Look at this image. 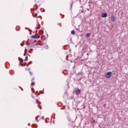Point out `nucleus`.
<instances>
[{
  "label": "nucleus",
  "mask_w": 128,
  "mask_h": 128,
  "mask_svg": "<svg viewBox=\"0 0 128 128\" xmlns=\"http://www.w3.org/2000/svg\"><path fill=\"white\" fill-rule=\"evenodd\" d=\"M111 20H112V22H115L116 21V17H114V15L112 14V16H111Z\"/></svg>",
  "instance_id": "7ed1b4c3"
},
{
  "label": "nucleus",
  "mask_w": 128,
  "mask_h": 128,
  "mask_svg": "<svg viewBox=\"0 0 128 128\" xmlns=\"http://www.w3.org/2000/svg\"><path fill=\"white\" fill-rule=\"evenodd\" d=\"M34 80V77H33L31 80L32 82V80Z\"/></svg>",
  "instance_id": "f3484780"
},
{
  "label": "nucleus",
  "mask_w": 128,
  "mask_h": 128,
  "mask_svg": "<svg viewBox=\"0 0 128 128\" xmlns=\"http://www.w3.org/2000/svg\"><path fill=\"white\" fill-rule=\"evenodd\" d=\"M20 66V64H19Z\"/></svg>",
  "instance_id": "c756f323"
},
{
  "label": "nucleus",
  "mask_w": 128,
  "mask_h": 128,
  "mask_svg": "<svg viewBox=\"0 0 128 128\" xmlns=\"http://www.w3.org/2000/svg\"><path fill=\"white\" fill-rule=\"evenodd\" d=\"M24 66H26V64L24 65Z\"/></svg>",
  "instance_id": "7c9ffc66"
},
{
  "label": "nucleus",
  "mask_w": 128,
  "mask_h": 128,
  "mask_svg": "<svg viewBox=\"0 0 128 128\" xmlns=\"http://www.w3.org/2000/svg\"><path fill=\"white\" fill-rule=\"evenodd\" d=\"M90 33H87L85 34V37L86 38H90Z\"/></svg>",
  "instance_id": "423d86ee"
},
{
  "label": "nucleus",
  "mask_w": 128,
  "mask_h": 128,
  "mask_svg": "<svg viewBox=\"0 0 128 128\" xmlns=\"http://www.w3.org/2000/svg\"><path fill=\"white\" fill-rule=\"evenodd\" d=\"M32 64V62H29V64Z\"/></svg>",
  "instance_id": "aec40b11"
},
{
  "label": "nucleus",
  "mask_w": 128,
  "mask_h": 128,
  "mask_svg": "<svg viewBox=\"0 0 128 128\" xmlns=\"http://www.w3.org/2000/svg\"><path fill=\"white\" fill-rule=\"evenodd\" d=\"M24 62H26V58H25V59L24 60Z\"/></svg>",
  "instance_id": "5701e85b"
},
{
  "label": "nucleus",
  "mask_w": 128,
  "mask_h": 128,
  "mask_svg": "<svg viewBox=\"0 0 128 128\" xmlns=\"http://www.w3.org/2000/svg\"><path fill=\"white\" fill-rule=\"evenodd\" d=\"M84 10H82V11H81V12H80V14H82V12H84Z\"/></svg>",
  "instance_id": "412c9836"
},
{
  "label": "nucleus",
  "mask_w": 128,
  "mask_h": 128,
  "mask_svg": "<svg viewBox=\"0 0 128 128\" xmlns=\"http://www.w3.org/2000/svg\"><path fill=\"white\" fill-rule=\"evenodd\" d=\"M30 66V64H28L26 66Z\"/></svg>",
  "instance_id": "bb28decb"
},
{
  "label": "nucleus",
  "mask_w": 128,
  "mask_h": 128,
  "mask_svg": "<svg viewBox=\"0 0 128 128\" xmlns=\"http://www.w3.org/2000/svg\"><path fill=\"white\" fill-rule=\"evenodd\" d=\"M38 30H40V25H38Z\"/></svg>",
  "instance_id": "4468645a"
},
{
  "label": "nucleus",
  "mask_w": 128,
  "mask_h": 128,
  "mask_svg": "<svg viewBox=\"0 0 128 128\" xmlns=\"http://www.w3.org/2000/svg\"><path fill=\"white\" fill-rule=\"evenodd\" d=\"M24 52L28 54V49L26 48L24 50Z\"/></svg>",
  "instance_id": "ddd939ff"
},
{
  "label": "nucleus",
  "mask_w": 128,
  "mask_h": 128,
  "mask_svg": "<svg viewBox=\"0 0 128 128\" xmlns=\"http://www.w3.org/2000/svg\"><path fill=\"white\" fill-rule=\"evenodd\" d=\"M112 74V72H108L106 74L105 78H110Z\"/></svg>",
  "instance_id": "f257e3e1"
},
{
  "label": "nucleus",
  "mask_w": 128,
  "mask_h": 128,
  "mask_svg": "<svg viewBox=\"0 0 128 128\" xmlns=\"http://www.w3.org/2000/svg\"><path fill=\"white\" fill-rule=\"evenodd\" d=\"M22 66H24V64H21Z\"/></svg>",
  "instance_id": "a878e982"
},
{
  "label": "nucleus",
  "mask_w": 128,
  "mask_h": 128,
  "mask_svg": "<svg viewBox=\"0 0 128 128\" xmlns=\"http://www.w3.org/2000/svg\"><path fill=\"white\" fill-rule=\"evenodd\" d=\"M80 92H81L80 90V89H78L77 90H75L76 94L77 96L80 94Z\"/></svg>",
  "instance_id": "20e7f679"
},
{
  "label": "nucleus",
  "mask_w": 128,
  "mask_h": 128,
  "mask_svg": "<svg viewBox=\"0 0 128 128\" xmlns=\"http://www.w3.org/2000/svg\"><path fill=\"white\" fill-rule=\"evenodd\" d=\"M30 68H25V70H28V72H30Z\"/></svg>",
  "instance_id": "9b49d317"
},
{
  "label": "nucleus",
  "mask_w": 128,
  "mask_h": 128,
  "mask_svg": "<svg viewBox=\"0 0 128 128\" xmlns=\"http://www.w3.org/2000/svg\"><path fill=\"white\" fill-rule=\"evenodd\" d=\"M36 16H38V14H36L35 15H34V18H36Z\"/></svg>",
  "instance_id": "a211bd4d"
},
{
  "label": "nucleus",
  "mask_w": 128,
  "mask_h": 128,
  "mask_svg": "<svg viewBox=\"0 0 128 128\" xmlns=\"http://www.w3.org/2000/svg\"><path fill=\"white\" fill-rule=\"evenodd\" d=\"M68 128H74V126L72 124H68Z\"/></svg>",
  "instance_id": "6e6552de"
},
{
  "label": "nucleus",
  "mask_w": 128,
  "mask_h": 128,
  "mask_svg": "<svg viewBox=\"0 0 128 128\" xmlns=\"http://www.w3.org/2000/svg\"><path fill=\"white\" fill-rule=\"evenodd\" d=\"M32 38H35V39H38L40 38V35L36 36V35H32L31 36Z\"/></svg>",
  "instance_id": "f03ea898"
},
{
  "label": "nucleus",
  "mask_w": 128,
  "mask_h": 128,
  "mask_svg": "<svg viewBox=\"0 0 128 128\" xmlns=\"http://www.w3.org/2000/svg\"><path fill=\"white\" fill-rule=\"evenodd\" d=\"M76 30H78L80 32V29L76 28Z\"/></svg>",
  "instance_id": "cd10ccee"
},
{
  "label": "nucleus",
  "mask_w": 128,
  "mask_h": 128,
  "mask_svg": "<svg viewBox=\"0 0 128 128\" xmlns=\"http://www.w3.org/2000/svg\"><path fill=\"white\" fill-rule=\"evenodd\" d=\"M18 60H20L21 62H24V60L20 58H18Z\"/></svg>",
  "instance_id": "9d476101"
},
{
  "label": "nucleus",
  "mask_w": 128,
  "mask_h": 128,
  "mask_svg": "<svg viewBox=\"0 0 128 128\" xmlns=\"http://www.w3.org/2000/svg\"><path fill=\"white\" fill-rule=\"evenodd\" d=\"M72 4H71V8H72Z\"/></svg>",
  "instance_id": "c85d7f7f"
},
{
  "label": "nucleus",
  "mask_w": 128,
  "mask_h": 128,
  "mask_svg": "<svg viewBox=\"0 0 128 128\" xmlns=\"http://www.w3.org/2000/svg\"><path fill=\"white\" fill-rule=\"evenodd\" d=\"M31 86H34V82H32L31 84Z\"/></svg>",
  "instance_id": "f8f14e48"
},
{
  "label": "nucleus",
  "mask_w": 128,
  "mask_h": 128,
  "mask_svg": "<svg viewBox=\"0 0 128 128\" xmlns=\"http://www.w3.org/2000/svg\"><path fill=\"white\" fill-rule=\"evenodd\" d=\"M21 46H24V44H20Z\"/></svg>",
  "instance_id": "6ab92c4d"
},
{
  "label": "nucleus",
  "mask_w": 128,
  "mask_h": 128,
  "mask_svg": "<svg viewBox=\"0 0 128 128\" xmlns=\"http://www.w3.org/2000/svg\"><path fill=\"white\" fill-rule=\"evenodd\" d=\"M27 46H30V44H27Z\"/></svg>",
  "instance_id": "393cba45"
},
{
  "label": "nucleus",
  "mask_w": 128,
  "mask_h": 128,
  "mask_svg": "<svg viewBox=\"0 0 128 128\" xmlns=\"http://www.w3.org/2000/svg\"><path fill=\"white\" fill-rule=\"evenodd\" d=\"M29 73L30 74V76H32V72H30V71H29Z\"/></svg>",
  "instance_id": "dca6fc26"
},
{
  "label": "nucleus",
  "mask_w": 128,
  "mask_h": 128,
  "mask_svg": "<svg viewBox=\"0 0 128 128\" xmlns=\"http://www.w3.org/2000/svg\"><path fill=\"white\" fill-rule=\"evenodd\" d=\"M32 98H34V100H36V104H38V97L36 96L35 98L34 96L32 95Z\"/></svg>",
  "instance_id": "0eeeda50"
},
{
  "label": "nucleus",
  "mask_w": 128,
  "mask_h": 128,
  "mask_svg": "<svg viewBox=\"0 0 128 128\" xmlns=\"http://www.w3.org/2000/svg\"><path fill=\"white\" fill-rule=\"evenodd\" d=\"M26 53H25V52H24V56H26Z\"/></svg>",
  "instance_id": "4be33fe9"
},
{
  "label": "nucleus",
  "mask_w": 128,
  "mask_h": 128,
  "mask_svg": "<svg viewBox=\"0 0 128 128\" xmlns=\"http://www.w3.org/2000/svg\"><path fill=\"white\" fill-rule=\"evenodd\" d=\"M42 12H44V9H43Z\"/></svg>",
  "instance_id": "b1692460"
},
{
  "label": "nucleus",
  "mask_w": 128,
  "mask_h": 128,
  "mask_svg": "<svg viewBox=\"0 0 128 128\" xmlns=\"http://www.w3.org/2000/svg\"><path fill=\"white\" fill-rule=\"evenodd\" d=\"M71 34H72L74 35V34H76V32H74V30H72Z\"/></svg>",
  "instance_id": "1a4fd4ad"
},
{
  "label": "nucleus",
  "mask_w": 128,
  "mask_h": 128,
  "mask_svg": "<svg viewBox=\"0 0 128 128\" xmlns=\"http://www.w3.org/2000/svg\"><path fill=\"white\" fill-rule=\"evenodd\" d=\"M31 90L33 92H34V88H31Z\"/></svg>",
  "instance_id": "2eb2a0df"
},
{
  "label": "nucleus",
  "mask_w": 128,
  "mask_h": 128,
  "mask_svg": "<svg viewBox=\"0 0 128 128\" xmlns=\"http://www.w3.org/2000/svg\"><path fill=\"white\" fill-rule=\"evenodd\" d=\"M102 18H106L108 16V14L106 13H102Z\"/></svg>",
  "instance_id": "39448f33"
},
{
  "label": "nucleus",
  "mask_w": 128,
  "mask_h": 128,
  "mask_svg": "<svg viewBox=\"0 0 128 128\" xmlns=\"http://www.w3.org/2000/svg\"><path fill=\"white\" fill-rule=\"evenodd\" d=\"M37 122H38V120H37Z\"/></svg>",
  "instance_id": "2f4dec72"
}]
</instances>
